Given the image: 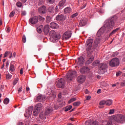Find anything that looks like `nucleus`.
Instances as JSON below:
<instances>
[{"instance_id":"nucleus-2","label":"nucleus","mask_w":125,"mask_h":125,"mask_svg":"<svg viewBox=\"0 0 125 125\" xmlns=\"http://www.w3.org/2000/svg\"><path fill=\"white\" fill-rule=\"evenodd\" d=\"M92 43H93V40L91 39L87 40L85 43L87 56L88 57L85 63V65H89L94 60V53L92 51Z\"/></svg>"},{"instance_id":"nucleus-36","label":"nucleus","mask_w":125,"mask_h":125,"mask_svg":"<svg viewBox=\"0 0 125 125\" xmlns=\"http://www.w3.org/2000/svg\"><path fill=\"white\" fill-rule=\"evenodd\" d=\"M80 104H81V103L80 102H74L73 104V106H74L75 107H78V106H79Z\"/></svg>"},{"instance_id":"nucleus-38","label":"nucleus","mask_w":125,"mask_h":125,"mask_svg":"<svg viewBox=\"0 0 125 125\" xmlns=\"http://www.w3.org/2000/svg\"><path fill=\"white\" fill-rule=\"evenodd\" d=\"M16 5L18 7H22V6L23 5V4H22V3L20 2H17L16 3Z\"/></svg>"},{"instance_id":"nucleus-22","label":"nucleus","mask_w":125,"mask_h":125,"mask_svg":"<svg viewBox=\"0 0 125 125\" xmlns=\"http://www.w3.org/2000/svg\"><path fill=\"white\" fill-rule=\"evenodd\" d=\"M49 32V25L46 24L44 27L43 32L44 33V34H46V35H47Z\"/></svg>"},{"instance_id":"nucleus-56","label":"nucleus","mask_w":125,"mask_h":125,"mask_svg":"<svg viewBox=\"0 0 125 125\" xmlns=\"http://www.w3.org/2000/svg\"><path fill=\"white\" fill-rule=\"evenodd\" d=\"M20 74L21 75H23V68H21L20 70Z\"/></svg>"},{"instance_id":"nucleus-15","label":"nucleus","mask_w":125,"mask_h":125,"mask_svg":"<svg viewBox=\"0 0 125 125\" xmlns=\"http://www.w3.org/2000/svg\"><path fill=\"white\" fill-rule=\"evenodd\" d=\"M38 11L41 14H44L45 12H46V7L45 6H42V7H40L38 9Z\"/></svg>"},{"instance_id":"nucleus-48","label":"nucleus","mask_w":125,"mask_h":125,"mask_svg":"<svg viewBox=\"0 0 125 125\" xmlns=\"http://www.w3.org/2000/svg\"><path fill=\"white\" fill-rule=\"evenodd\" d=\"M54 9V8H53V7H51L49 8L48 10L50 12H52L53 11Z\"/></svg>"},{"instance_id":"nucleus-24","label":"nucleus","mask_w":125,"mask_h":125,"mask_svg":"<svg viewBox=\"0 0 125 125\" xmlns=\"http://www.w3.org/2000/svg\"><path fill=\"white\" fill-rule=\"evenodd\" d=\"M33 106H31L28 107V116H31L32 115V112H33Z\"/></svg>"},{"instance_id":"nucleus-34","label":"nucleus","mask_w":125,"mask_h":125,"mask_svg":"<svg viewBox=\"0 0 125 125\" xmlns=\"http://www.w3.org/2000/svg\"><path fill=\"white\" fill-rule=\"evenodd\" d=\"M119 30V28L115 29V30H113L111 33L110 34V36H112V35H114L115 33H117V31Z\"/></svg>"},{"instance_id":"nucleus-18","label":"nucleus","mask_w":125,"mask_h":125,"mask_svg":"<svg viewBox=\"0 0 125 125\" xmlns=\"http://www.w3.org/2000/svg\"><path fill=\"white\" fill-rule=\"evenodd\" d=\"M87 22V20L85 19V18H82L80 22V26H85L86 24V22Z\"/></svg>"},{"instance_id":"nucleus-25","label":"nucleus","mask_w":125,"mask_h":125,"mask_svg":"<svg viewBox=\"0 0 125 125\" xmlns=\"http://www.w3.org/2000/svg\"><path fill=\"white\" fill-rule=\"evenodd\" d=\"M65 3H66V0H62L59 3V6L62 7L65 5Z\"/></svg>"},{"instance_id":"nucleus-35","label":"nucleus","mask_w":125,"mask_h":125,"mask_svg":"<svg viewBox=\"0 0 125 125\" xmlns=\"http://www.w3.org/2000/svg\"><path fill=\"white\" fill-rule=\"evenodd\" d=\"M72 109V106L69 105L65 107V111L68 112V111H69V110H71Z\"/></svg>"},{"instance_id":"nucleus-4","label":"nucleus","mask_w":125,"mask_h":125,"mask_svg":"<svg viewBox=\"0 0 125 125\" xmlns=\"http://www.w3.org/2000/svg\"><path fill=\"white\" fill-rule=\"evenodd\" d=\"M49 35L51 37L50 38V41L52 42H57L58 40L60 39V37L57 35L56 32L54 30H51L49 32Z\"/></svg>"},{"instance_id":"nucleus-45","label":"nucleus","mask_w":125,"mask_h":125,"mask_svg":"<svg viewBox=\"0 0 125 125\" xmlns=\"http://www.w3.org/2000/svg\"><path fill=\"white\" fill-rule=\"evenodd\" d=\"M85 6H86V3H84V4L82 5L81 7V9H83V8H85Z\"/></svg>"},{"instance_id":"nucleus-55","label":"nucleus","mask_w":125,"mask_h":125,"mask_svg":"<svg viewBox=\"0 0 125 125\" xmlns=\"http://www.w3.org/2000/svg\"><path fill=\"white\" fill-rule=\"evenodd\" d=\"M6 32H7V33H9V32H10V28L7 27V29H6Z\"/></svg>"},{"instance_id":"nucleus-8","label":"nucleus","mask_w":125,"mask_h":125,"mask_svg":"<svg viewBox=\"0 0 125 125\" xmlns=\"http://www.w3.org/2000/svg\"><path fill=\"white\" fill-rule=\"evenodd\" d=\"M56 84L59 88H64V86H65V80L63 78H61L56 82Z\"/></svg>"},{"instance_id":"nucleus-47","label":"nucleus","mask_w":125,"mask_h":125,"mask_svg":"<svg viewBox=\"0 0 125 125\" xmlns=\"http://www.w3.org/2000/svg\"><path fill=\"white\" fill-rule=\"evenodd\" d=\"M18 83V80L16 79L13 81V84L14 85H15V84H16V83Z\"/></svg>"},{"instance_id":"nucleus-21","label":"nucleus","mask_w":125,"mask_h":125,"mask_svg":"<svg viewBox=\"0 0 125 125\" xmlns=\"http://www.w3.org/2000/svg\"><path fill=\"white\" fill-rule=\"evenodd\" d=\"M42 104H38L35 105V109L38 111V112H40L41 110H42Z\"/></svg>"},{"instance_id":"nucleus-10","label":"nucleus","mask_w":125,"mask_h":125,"mask_svg":"<svg viewBox=\"0 0 125 125\" xmlns=\"http://www.w3.org/2000/svg\"><path fill=\"white\" fill-rule=\"evenodd\" d=\"M89 71H90V68L88 66H83L80 70L81 74H87Z\"/></svg>"},{"instance_id":"nucleus-5","label":"nucleus","mask_w":125,"mask_h":125,"mask_svg":"<svg viewBox=\"0 0 125 125\" xmlns=\"http://www.w3.org/2000/svg\"><path fill=\"white\" fill-rule=\"evenodd\" d=\"M99 70L98 72L100 74H105L106 70L108 68V65L106 63H101L98 65Z\"/></svg>"},{"instance_id":"nucleus-62","label":"nucleus","mask_w":125,"mask_h":125,"mask_svg":"<svg viewBox=\"0 0 125 125\" xmlns=\"http://www.w3.org/2000/svg\"><path fill=\"white\" fill-rule=\"evenodd\" d=\"M26 90L29 91V90H30V88L29 87H26Z\"/></svg>"},{"instance_id":"nucleus-52","label":"nucleus","mask_w":125,"mask_h":125,"mask_svg":"<svg viewBox=\"0 0 125 125\" xmlns=\"http://www.w3.org/2000/svg\"><path fill=\"white\" fill-rule=\"evenodd\" d=\"M8 66H9V62L7 61L6 63V68H8Z\"/></svg>"},{"instance_id":"nucleus-40","label":"nucleus","mask_w":125,"mask_h":125,"mask_svg":"<svg viewBox=\"0 0 125 125\" xmlns=\"http://www.w3.org/2000/svg\"><path fill=\"white\" fill-rule=\"evenodd\" d=\"M106 104V101H102L100 102V105L101 106H103V105H105Z\"/></svg>"},{"instance_id":"nucleus-41","label":"nucleus","mask_w":125,"mask_h":125,"mask_svg":"<svg viewBox=\"0 0 125 125\" xmlns=\"http://www.w3.org/2000/svg\"><path fill=\"white\" fill-rule=\"evenodd\" d=\"M77 100V99L75 98H73L71 99H70V100L68 102L69 104H70V103H72V102H74V101H76Z\"/></svg>"},{"instance_id":"nucleus-44","label":"nucleus","mask_w":125,"mask_h":125,"mask_svg":"<svg viewBox=\"0 0 125 125\" xmlns=\"http://www.w3.org/2000/svg\"><path fill=\"white\" fill-rule=\"evenodd\" d=\"M78 15H79V14L78 13H76L71 16V18H75V17H77V16H78Z\"/></svg>"},{"instance_id":"nucleus-11","label":"nucleus","mask_w":125,"mask_h":125,"mask_svg":"<svg viewBox=\"0 0 125 125\" xmlns=\"http://www.w3.org/2000/svg\"><path fill=\"white\" fill-rule=\"evenodd\" d=\"M72 36V32L70 31H67L63 35V39L65 40H69Z\"/></svg>"},{"instance_id":"nucleus-17","label":"nucleus","mask_w":125,"mask_h":125,"mask_svg":"<svg viewBox=\"0 0 125 125\" xmlns=\"http://www.w3.org/2000/svg\"><path fill=\"white\" fill-rule=\"evenodd\" d=\"M50 27L52 29H58L59 25L56 22H52L50 23Z\"/></svg>"},{"instance_id":"nucleus-26","label":"nucleus","mask_w":125,"mask_h":125,"mask_svg":"<svg viewBox=\"0 0 125 125\" xmlns=\"http://www.w3.org/2000/svg\"><path fill=\"white\" fill-rule=\"evenodd\" d=\"M37 20L39 21H41V22H44V21L45 20V19L41 16H38L37 17Z\"/></svg>"},{"instance_id":"nucleus-16","label":"nucleus","mask_w":125,"mask_h":125,"mask_svg":"<svg viewBox=\"0 0 125 125\" xmlns=\"http://www.w3.org/2000/svg\"><path fill=\"white\" fill-rule=\"evenodd\" d=\"M38 22V21L37 17H34L29 20V22L31 23V24H37Z\"/></svg>"},{"instance_id":"nucleus-60","label":"nucleus","mask_w":125,"mask_h":125,"mask_svg":"<svg viewBox=\"0 0 125 125\" xmlns=\"http://www.w3.org/2000/svg\"><path fill=\"white\" fill-rule=\"evenodd\" d=\"M90 98H91V97H90V96H88L87 97L86 99L87 100H89Z\"/></svg>"},{"instance_id":"nucleus-30","label":"nucleus","mask_w":125,"mask_h":125,"mask_svg":"<svg viewBox=\"0 0 125 125\" xmlns=\"http://www.w3.org/2000/svg\"><path fill=\"white\" fill-rule=\"evenodd\" d=\"M3 103L5 105H7V104H8V103H9V99L7 98H5L3 101Z\"/></svg>"},{"instance_id":"nucleus-61","label":"nucleus","mask_w":125,"mask_h":125,"mask_svg":"<svg viewBox=\"0 0 125 125\" xmlns=\"http://www.w3.org/2000/svg\"><path fill=\"white\" fill-rule=\"evenodd\" d=\"M55 11L56 12H57V11H58V7L57 6H56L55 7Z\"/></svg>"},{"instance_id":"nucleus-9","label":"nucleus","mask_w":125,"mask_h":125,"mask_svg":"<svg viewBox=\"0 0 125 125\" xmlns=\"http://www.w3.org/2000/svg\"><path fill=\"white\" fill-rule=\"evenodd\" d=\"M84 62H85V60L83 57H80L78 58L77 64L78 66H83L84 64Z\"/></svg>"},{"instance_id":"nucleus-31","label":"nucleus","mask_w":125,"mask_h":125,"mask_svg":"<svg viewBox=\"0 0 125 125\" xmlns=\"http://www.w3.org/2000/svg\"><path fill=\"white\" fill-rule=\"evenodd\" d=\"M39 113H40V111L34 109L33 110V116L37 117V116H38V114H39Z\"/></svg>"},{"instance_id":"nucleus-33","label":"nucleus","mask_w":125,"mask_h":125,"mask_svg":"<svg viewBox=\"0 0 125 125\" xmlns=\"http://www.w3.org/2000/svg\"><path fill=\"white\" fill-rule=\"evenodd\" d=\"M100 62L99 61H95L92 63V65L95 67V66H97V65H98V64H99Z\"/></svg>"},{"instance_id":"nucleus-50","label":"nucleus","mask_w":125,"mask_h":125,"mask_svg":"<svg viewBox=\"0 0 125 125\" xmlns=\"http://www.w3.org/2000/svg\"><path fill=\"white\" fill-rule=\"evenodd\" d=\"M26 11H22L21 12V15L22 16H25L26 15Z\"/></svg>"},{"instance_id":"nucleus-46","label":"nucleus","mask_w":125,"mask_h":125,"mask_svg":"<svg viewBox=\"0 0 125 125\" xmlns=\"http://www.w3.org/2000/svg\"><path fill=\"white\" fill-rule=\"evenodd\" d=\"M22 42L24 43L26 42V36H25V35L22 36Z\"/></svg>"},{"instance_id":"nucleus-27","label":"nucleus","mask_w":125,"mask_h":125,"mask_svg":"<svg viewBox=\"0 0 125 125\" xmlns=\"http://www.w3.org/2000/svg\"><path fill=\"white\" fill-rule=\"evenodd\" d=\"M37 31L38 33L41 34L42 32V25H40L39 27H37Z\"/></svg>"},{"instance_id":"nucleus-12","label":"nucleus","mask_w":125,"mask_h":125,"mask_svg":"<svg viewBox=\"0 0 125 125\" xmlns=\"http://www.w3.org/2000/svg\"><path fill=\"white\" fill-rule=\"evenodd\" d=\"M45 100V96L44 95H40L38 96L36 99V102H42V101H44Z\"/></svg>"},{"instance_id":"nucleus-19","label":"nucleus","mask_w":125,"mask_h":125,"mask_svg":"<svg viewBox=\"0 0 125 125\" xmlns=\"http://www.w3.org/2000/svg\"><path fill=\"white\" fill-rule=\"evenodd\" d=\"M13 62H11L9 67V72L12 74L15 71V66H14V64H12Z\"/></svg>"},{"instance_id":"nucleus-51","label":"nucleus","mask_w":125,"mask_h":125,"mask_svg":"<svg viewBox=\"0 0 125 125\" xmlns=\"http://www.w3.org/2000/svg\"><path fill=\"white\" fill-rule=\"evenodd\" d=\"M21 91H22V86H21V87H20L18 89V93H20V92H21Z\"/></svg>"},{"instance_id":"nucleus-57","label":"nucleus","mask_w":125,"mask_h":125,"mask_svg":"<svg viewBox=\"0 0 125 125\" xmlns=\"http://www.w3.org/2000/svg\"><path fill=\"white\" fill-rule=\"evenodd\" d=\"M120 75H121V72H118L116 73L117 77H119V76H120Z\"/></svg>"},{"instance_id":"nucleus-29","label":"nucleus","mask_w":125,"mask_h":125,"mask_svg":"<svg viewBox=\"0 0 125 125\" xmlns=\"http://www.w3.org/2000/svg\"><path fill=\"white\" fill-rule=\"evenodd\" d=\"M56 0H46L47 3L49 4H53L55 2Z\"/></svg>"},{"instance_id":"nucleus-6","label":"nucleus","mask_w":125,"mask_h":125,"mask_svg":"<svg viewBox=\"0 0 125 125\" xmlns=\"http://www.w3.org/2000/svg\"><path fill=\"white\" fill-rule=\"evenodd\" d=\"M77 76V72L75 70H71L67 74L66 80L68 83H70Z\"/></svg>"},{"instance_id":"nucleus-14","label":"nucleus","mask_w":125,"mask_h":125,"mask_svg":"<svg viewBox=\"0 0 125 125\" xmlns=\"http://www.w3.org/2000/svg\"><path fill=\"white\" fill-rule=\"evenodd\" d=\"M77 81L78 83H83V82L85 81V76L83 75H81L79 76L77 78Z\"/></svg>"},{"instance_id":"nucleus-54","label":"nucleus","mask_w":125,"mask_h":125,"mask_svg":"<svg viewBox=\"0 0 125 125\" xmlns=\"http://www.w3.org/2000/svg\"><path fill=\"white\" fill-rule=\"evenodd\" d=\"M97 93H98V94L101 93V89H99L97 91Z\"/></svg>"},{"instance_id":"nucleus-28","label":"nucleus","mask_w":125,"mask_h":125,"mask_svg":"<svg viewBox=\"0 0 125 125\" xmlns=\"http://www.w3.org/2000/svg\"><path fill=\"white\" fill-rule=\"evenodd\" d=\"M51 17L49 16H47L46 17V22L47 23H50V22H51Z\"/></svg>"},{"instance_id":"nucleus-13","label":"nucleus","mask_w":125,"mask_h":125,"mask_svg":"<svg viewBox=\"0 0 125 125\" xmlns=\"http://www.w3.org/2000/svg\"><path fill=\"white\" fill-rule=\"evenodd\" d=\"M57 21H62V20H65L66 17L62 14L57 15L56 17Z\"/></svg>"},{"instance_id":"nucleus-23","label":"nucleus","mask_w":125,"mask_h":125,"mask_svg":"<svg viewBox=\"0 0 125 125\" xmlns=\"http://www.w3.org/2000/svg\"><path fill=\"white\" fill-rule=\"evenodd\" d=\"M64 12L65 14H69L72 12V9L70 7H66L64 10Z\"/></svg>"},{"instance_id":"nucleus-59","label":"nucleus","mask_w":125,"mask_h":125,"mask_svg":"<svg viewBox=\"0 0 125 125\" xmlns=\"http://www.w3.org/2000/svg\"><path fill=\"white\" fill-rule=\"evenodd\" d=\"M9 54H10V56H9V58H10V59L12 58V53H10H10H9Z\"/></svg>"},{"instance_id":"nucleus-43","label":"nucleus","mask_w":125,"mask_h":125,"mask_svg":"<svg viewBox=\"0 0 125 125\" xmlns=\"http://www.w3.org/2000/svg\"><path fill=\"white\" fill-rule=\"evenodd\" d=\"M12 77V75H10L9 74L6 75V79L7 80H10Z\"/></svg>"},{"instance_id":"nucleus-42","label":"nucleus","mask_w":125,"mask_h":125,"mask_svg":"<svg viewBox=\"0 0 125 125\" xmlns=\"http://www.w3.org/2000/svg\"><path fill=\"white\" fill-rule=\"evenodd\" d=\"M9 53H10V52H9V51H6L5 52V53H4L3 58H5V57H7V55H8L9 54Z\"/></svg>"},{"instance_id":"nucleus-3","label":"nucleus","mask_w":125,"mask_h":125,"mask_svg":"<svg viewBox=\"0 0 125 125\" xmlns=\"http://www.w3.org/2000/svg\"><path fill=\"white\" fill-rule=\"evenodd\" d=\"M115 121L117 122V123H123V122H125V117L122 114H118L115 119L113 117H111L109 118V121L107 123L106 125H112Z\"/></svg>"},{"instance_id":"nucleus-1","label":"nucleus","mask_w":125,"mask_h":125,"mask_svg":"<svg viewBox=\"0 0 125 125\" xmlns=\"http://www.w3.org/2000/svg\"><path fill=\"white\" fill-rule=\"evenodd\" d=\"M116 20L117 17H115L105 21L104 26L100 29L97 33L96 38L95 40V42L93 45V47H94V48H96V47H97L98 46V43L100 42L101 40V35L105 32V30L107 29L108 31H111V30L114 28Z\"/></svg>"},{"instance_id":"nucleus-7","label":"nucleus","mask_w":125,"mask_h":125,"mask_svg":"<svg viewBox=\"0 0 125 125\" xmlns=\"http://www.w3.org/2000/svg\"><path fill=\"white\" fill-rule=\"evenodd\" d=\"M109 66L111 67H117L120 65V61L119 60V59L117 58H115L112 59L110 62H109Z\"/></svg>"},{"instance_id":"nucleus-58","label":"nucleus","mask_w":125,"mask_h":125,"mask_svg":"<svg viewBox=\"0 0 125 125\" xmlns=\"http://www.w3.org/2000/svg\"><path fill=\"white\" fill-rule=\"evenodd\" d=\"M85 94H88V93H89V91H88V90L86 89L85 90Z\"/></svg>"},{"instance_id":"nucleus-63","label":"nucleus","mask_w":125,"mask_h":125,"mask_svg":"<svg viewBox=\"0 0 125 125\" xmlns=\"http://www.w3.org/2000/svg\"><path fill=\"white\" fill-rule=\"evenodd\" d=\"M54 108H55V110H57V109L58 108V106L57 105H55Z\"/></svg>"},{"instance_id":"nucleus-53","label":"nucleus","mask_w":125,"mask_h":125,"mask_svg":"<svg viewBox=\"0 0 125 125\" xmlns=\"http://www.w3.org/2000/svg\"><path fill=\"white\" fill-rule=\"evenodd\" d=\"M4 87V86H3V85H1L0 86V90H2Z\"/></svg>"},{"instance_id":"nucleus-20","label":"nucleus","mask_w":125,"mask_h":125,"mask_svg":"<svg viewBox=\"0 0 125 125\" xmlns=\"http://www.w3.org/2000/svg\"><path fill=\"white\" fill-rule=\"evenodd\" d=\"M53 111V108L51 106L48 107L47 110H46L45 114V115H49L52 113Z\"/></svg>"},{"instance_id":"nucleus-32","label":"nucleus","mask_w":125,"mask_h":125,"mask_svg":"<svg viewBox=\"0 0 125 125\" xmlns=\"http://www.w3.org/2000/svg\"><path fill=\"white\" fill-rule=\"evenodd\" d=\"M105 104L107 105V106H110V105H112V100H109L105 101Z\"/></svg>"},{"instance_id":"nucleus-64","label":"nucleus","mask_w":125,"mask_h":125,"mask_svg":"<svg viewBox=\"0 0 125 125\" xmlns=\"http://www.w3.org/2000/svg\"><path fill=\"white\" fill-rule=\"evenodd\" d=\"M18 125H24V124H23V123L21 122L18 124Z\"/></svg>"},{"instance_id":"nucleus-49","label":"nucleus","mask_w":125,"mask_h":125,"mask_svg":"<svg viewBox=\"0 0 125 125\" xmlns=\"http://www.w3.org/2000/svg\"><path fill=\"white\" fill-rule=\"evenodd\" d=\"M114 112H115L114 109H110L109 114L112 115V114H114Z\"/></svg>"},{"instance_id":"nucleus-39","label":"nucleus","mask_w":125,"mask_h":125,"mask_svg":"<svg viewBox=\"0 0 125 125\" xmlns=\"http://www.w3.org/2000/svg\"><path fill=\"white\" fill-rule=\"evenodd\" d=\"M15 14V11H12L9 15V17L11 18V17H13L14 16Z\"/></svg>"},{"instance_id":"nucleus-37","label":"nucleus","mask_w":125,"mask_h":125,"mask_svg":"<svg viewBox=\"0 0 125 125\" xmlns=\"http://www.w3.org/2000/svg\"><path fill=\"white\" fill-rule=\"evenodd\" d=\"M99 122L97 121H93L90 125H99Z\"/></svg>"}]
</instances>
